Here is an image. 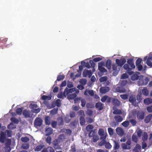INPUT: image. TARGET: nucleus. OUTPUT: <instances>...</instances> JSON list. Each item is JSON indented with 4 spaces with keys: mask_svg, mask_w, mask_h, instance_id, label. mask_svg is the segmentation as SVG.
<instances>
[{
    "mask_svg": "<svg viewBox=\"0 0 152 152\" xmlns=\"http://www.w3.org/2000/svg\"><path fill=\"white\" fill-rule=\"evenodd\" d=\"M128 64H125L124 66V69L126 71V72L129 75L133 74L134 72L132 71V69L135 68V66L132 59L130 58L128 59L127 61Z\"/></svg>",
    "mask_w": 152,
    "mask_h": 152,
    "instance_id": "obj_1",
    "label": "nucleus"
},
{
    "mask_svg": "<svg viewBox=\"0 0 152 152\" xmlns=\"http://www.w3.org/2000/svg\"><path fill=\"white\" fill-rule=\"evenodd\" d=\"M37 105L35 104L31 103L29 104V107L30 108L32 109L31 111L36 113L39 112L41 110V108L40 107H38Z\"/></svg>",
    "mask_w": 152,
    "mask_h": 152,
    "instance_id": "obj_2",
    "label": "nucleus"
},
{
    "mask_svg": "<svg viewBox=\"0 0 152 152\" xmlns=\"http://www.w3.org/2000/svg\"><path fill=\"white\" fill-rule=\"evenodd\" d=\"M88 136L89 137H93V141L94 142H96L99 140V137L95 132L93 131H91L89 133Z\"/></svg>",
    "mask_w": 152,
    "mask_h": 152,
    "instance_id": "obj_3",
    "label": "nucleus"
},
{
    "mask_svg": "<svg viewBox=\"0 0 152 152\" xmlns=\"http://www.w3.org/2000/svg\"><path fill=\"white\" fill-rule=\"evenodd\" d=\"M43 120L40 118L37 117L34 120V125L36 127L41 126L42 124Z\"/></svg>",
    "mask_w": 152,
    "mask_h": 152,
    "instance_id": "obj_4",
    "label": "nucleus"
},
{
    "mask_svg": "<svg viewBox=\"0 0 152 152\" xmlns=\"http://www.w3.org/2000/svg\"><path fill=\"white\" fill-rule=\"evenodd\" d=\"M126 62V60L125 58H121L120 59H116V63L118 66L121 67Z\"/></svg>",
    "mask_w": 152,
    "mask_h": 152,
    "instance_id": "obj_5",
    "label": "nucleus"
},
{
    "mask_svg": "<svg viewBox=\"0 0 152 152\" xmlns=\"http://www.w3.org/2000/svg\"><path fill=\"white\" fill-rule=\"evenodd\" d=\"M92 73L90 70H85L83 72V77H86L88 76L89 78H90Z\"/></svg>",
    "mask_w": 152,
    "mask_h": 152,
    "instance_id": "obj_6",
    "label": "nucleus"
},
{
    "mask_svg": "<svg viewBox=\"0 0 152 152\" xmlns=\"http://www.w3.org/2000/svg\"><path fill=\"white\" fill-rule=\"evenodd\" d=\"M117 134L121 137L124 135V132L123 129L121 127H118L115 129Z\"/></svg>",
    "mask_w": 152,
    "mask_h": 152,
    "instance_id": "obj_7",
    "label": "nucleus"
},
{
    "mask_svg": "<svg viewBox=\"0 0 152 152\" xmlns=\"http://www.w3.org/2000/svg\"><path fill=\"white\" fill-rule=\"evenodd\" d=\"M110 90L109 87L105 86L101 87L100 89V92L103 94H104L108 92Z\"/></svg>",
    "mask_w": 152,
    "mask_h": 152,
    "instance_id": "obj_8",
    "label": "nucleus"
},
{
    "mask_svg": "<svg viewBox=\"0 0 152 152\" xmlns=\"http://www.w3.org/2000/svg\"><path fill=\"white\" fill-rule=\"evenodd\" d=\"M137 115L138 119L142 120L144 118V113L142 111H138L137 113Z\"/></svg>",
    "mask_w": 152,
    "mask_h": 152,
    "instance_id": "obj_9",
    "label": "nucleus"
},
{
    "mask_svg": "<svg viewBox=\"0 0 152 152\" xmlns=\"http://www.w3.org/2000/svg\"><path fill=\"white\" fill-rule=\"evenodd\" d=\"M58 141L57 139H55L53 142V147L56 149H59L61 148L58 144Z\"/></svg>",
    "mask_w": 152,
    "mask_h": 152,
    "instance_id": "obj_10",
    "label": "nucleus"
},
{
    "mask_svg": "<svg viewBox=\"0 0 152 152\" xmlns=\"http://www.w3.org/2000/svg\"><path fill=\"white\" fill-rule=\"evenodd\" d=\"M6 139L5 134L4 132H1L0 137V142L2 143H4Z\"/></svg>",
    "mask_w": 152,
    "mask_h": 152,
    "instance_id": "obj_11",
    "label": "nucleus"
},
{
    "mask_svg": "<svg viewBox=\"0 0 152 152\" xmlns=\"http://www.w3.org/2000/svg\"><path fill=\"white\" fill-rule=\"evenodd\" d=\"M5 144L6 145L5 149L7 152H10L11 150V148L9 146L11 144V140H9Z\"/></svg>",
    "mask_w": 152,
    "mask_h": 152,
    "instance_id": "obj_12",
    "label": "nucleus"
},
{
    "mask_svg": "<svg viewBox=\"0 0 152 152\" xmlns=\"http://www.w3.org/2000/svg\"><path fill=\"white\" fill-rule=\"evenodd\" d=\"M53 129L51 127H48L45 128L46 135L48 136L51 134L53 132Z\"/></svg>",
    "mask_w": 152,
    "mask_h": 152,
    "instance_id": "obj_13",
    "label": "nucleus"
},
{
    "mask_svg": "<svg viewBox=\"0 0 152 152\" xmlns=\"http://www.w3.org/2000/svg\"><path fill=\"white\" fill-rule=\"evenodd\" d=\"M30 114L31 112L26 110H24L23 112V115L26 118L30 117Z\"/></svg>",
    "mask_w": 152,
    "mask_h": 152,
    "instance_id": "obj_14",
    "label": "nucleus"
},
{
    "mask_svg": "<svg viewBox=\"0 0 152 152\" xmlns=\"http://www.w3.org/2000/svg\"><path fill=\"white\" fill-rule=\"evenodd\" d=\"M96 108H98L99 110H101L103 108V104L100 102H97L95 105Z\"/></svg>",
    "mask_w": 152,
    "mask_h": 152,
    "instance_id": "obj_15",
    "label": "nucleus"
},
{
    "mask_svg": "<svg viewBox=\"0 0 152 152\" xmlns=\"http://www.w3.org/2000/svg\"><path fill=\"white\" fill-rule=\"evenodd\" d=\"M44 120L45 124L46 125H49L51 124L50 118L49 116H46Z\"/></svg>",
    "mask_w": 152,
    "mask_h": 152,
    "instance_id": "obj_16",
    "label": "nucleus"
},
{
    "mask_svg": "<svg viewBox=\"0 0 152 152\" xmlns=\"http://www.w3.org/2000/svg\"><path fill=\"white\" fill-rule=\"evenodd\" d=\"M152 56H149L148 58L146 61V64L150 67H152Z\"/></svg>",
    "mask_w": 152,
    "mask_h": 152,
    "instance_id": "obj_17",
    "label": "nucleus"
},
{
    "mask_svg": "<svg viewBox=\"0 0 152 152\" xmlns=\"http://www.w3.org/2000/svg\"><path fill=\"white\" fill-rule=\"evenodd\" d=\"M112 103L113 105L116 107H118L120 104V102L118 99H114L113 100Z\"/></svg>",
    "mask_w": 152,
    "mask_h": 152,
    "instance_id": "obj_18",
    "label": "nucleus"
},
{
    "mask_svg": "<svg viewBox=\"0 0 152 152\" xmlns=\"http://www.w3.org/2000/svg\"><path fill=\"white\" fill-rule=\"evenodd\" d=\"M136 101V98L135 96L131 95L130 96L129 98V101L132 104H134V103H135Z\"/></svg>",
    "mask_w": 152,
    "mask_h": 152,
    "instance_id": "obj_19",
    "label": "nucleus"
},
{
    "mask_svg": "<svg viewBox=\"0 0 152 152\" xmlns=\"http://www.w3.org/2000/svg\"><path fill=\"white\" fill-rule=\"evenodd\" d=\"M152 117V115L151 114H149L146 117L144 120L145 122L147 124L151 120Z\"/></svg>",
    "mask_w": 152,
    "mask_h": 152,
    "instance_id": "obj_20",
    "label": "nucleus"
},
{
    "mask_svg": "<svg viewBox=\"0 0 152 152\" xmlns=\"http://www.w3.org/2000/svg\"><path fill=\"white\" fill-rule=\"evenodd\" d=\"M114 118L118 122H120L123 120L122 118L119 115H115L114 116Z\"/></svg>",
    "mask_w": 152,
    "mask_h": 152,
    "instance_id": "obj_21",
    "label": "nucleus"
},
{
    "mask_svg": "<svg viewBox=\"0 0 152 152\" xmlns=\"http://www.w3.org/2000/svg\"><path fill=\"white\" fill-rule=\"evenodd\" d=\"M114 144L113 145V148L115 150H117L120 147V145L118 142L114 140Z\"/></svg>",
    "mask_w": 152,
    "mask_h": 152,
    "instance_id": "obj_22",
    "label": "nucleus"
},
{
    "mask_svg": "<svg viewBox=\"0 0 152 152\" xmlns=\"http://www.w3.org/2000/svg\"><path fill=\"white\" fill-rule=\"evenodd\" d=\"M144 103L146 104H149L152 103V99L148 98L145 99L144 100Z\"/></svg>",
    "mask_w": 152,
    "mask_h": 152,
    "instance_id": "obj_23",
    "label": "nucleus"
},
{
    "mask_svg": "<svg viewBox=\"0 0 152 152\" xmlns=\"http://www.w3.org/2000/svg\"><path fill=\"white\" fill-rule=\"evenodd\" d=\"M75 90V88H72L68 89V88H66L65 89V91L66 92V94H69L72 93Z\"/></svg>",
    "mask_w": 152,
    "mask_h": 152,
    "instance_id": "obj_24",
    "label": "nucleus"
},
{
    "mask_svg": "<svg viewBox=\"0 0 152 152\" xmlns=\"http://www.w3.org/2000/svg\"><path fill=\"white\" fill-rule=\"evenodd\" d=\"M111 61L110 59L107 60L106 62V67L109 69H110L111 68Z\"/></svg>",
    "mask_w": 152,
    "mask_h": 152,
    "instance_id": "obj_25",
    "label": "nucleus"
},
{
    "mask_svg": "<svg viewBox=\"0 0 152 152\" xmlns=\"http://www.w3.org/2000/svg\"><path fill=\"white\" fill-rule=\"evenodd\" d=\"M65 138V135L64 134H61L59 136L57 140H58L59 142H62Z\"/></svg>",
    "mask_w": 152,
    "mask_h": 152,
    "instance_id": "obj_26",
    "label": "nucleus"
},
{
    "mask_svg": "<svg viewBox=\"0 0 152 152\" xmlns=\"http://www.w3.org/2000/svg\"><path fill=\"white\" fill-rule=\"evenodd\" d=\"M44 147V145H38L34 148V151H40Z\"/></svg>",
    "mask_w": 152,
    "mask_h": 152,
    "instance_id": "obj_27",
    "label": "nucleus"
},
{
    "mask_svg": "<svg viewBox=\"0 0 152 152\" xmlns=\"http://www.w3.org/2000/svg\"><path fill=\"white\" fill-rule=\"evenodd\" d=\"M142 93L145 96H147L148 94V91L146 87H144L142 90Z\"/></svg>",
    "mask_w": 152,
    "mask_h": 152,
    "instance_id": "obj_28",
    "label": "nucleus"
},
{
    "mask_svg": "<svg viewBox=\"0 0 152 152\" xmlns=\"http://www.w3.org/2000/svg\"><path fill=\"white\" fill-rule=\"evenodd\" d=\"M115 91L116 92L120 93H124L126 91L125 89H124L122 90L121 89L120 87L118 86H117L116 88Z\"/></svg>",
    "mask_w": 152,
    "mask_h": 152,
    "instance_id": "obj_29",
    "label": "nucleus"
},
{
    "mask_svg": "<svg viewBox=\"0 0 152 152\" xmlns=\"http://www.w3.org/2000/svg\"><path fill=\"white\" fill-rule=\"evenodd\" d=\"M80 124L81 125L83 126L85 124V120L84 117L81 116L80 118Z\"/></svg>",
    "mask_w": 152,
    "mask_h": 152,
    "instance_id": "obj_30",
    "label": "nucleus"
},
{
    "mask_svg": "<svg viewBox=\"0 0 152 152\" xmlns=\"http://www.w3.org/2000/svg\"><path fill=\"white\" fill-rule=\"evenodd\" d=\"M139 76L136 74H133L131 77V79L132 80L135 81L138 79Z\"/></svg>",
    "mask_w": 152,
    "mask_h": 152,
    "instance_id": "obj_31",
    "label": "nucleus"
},
{
    "mask_svg": "<svg viewBox=\"0 0 152 152\" xmlns=\"http://www.w3.org/2000/svg\"><path fill=\"white\" fill-rule=\"evenodd\" d=\"M148 138V134L147 132H144L143 133L142 137V140L143 141H146Z\"/></svg>",
    "mask_w": 152,
    "mask_h": 152,
    "instance_id": "obj_32",
    "label": "nucleus"
},
{
    "mask_svg": "<svg viewBox=\"0 0 152 152\" xmlns=\"http://www.w3.org/2000/svg\"><path fill=\"white\" fill-rule=\"evenodd\" d=\"M121 147L123 149H130L131 148V147L130 146H128L127 145L124 143H122L121 144Z\"/></svg>",
    "mask_w": 152,
    "mask_h": 152,
    "instance_id": "obj_33",
    "label": "nucleus"
},
{
    "mask_svg": "<svg viewBox=\"0 0 152 152\" xmlns=\"http://www.w3.org/2000/svg\"><path fill=\"white\" fill-rule=\"evenodd\" d=\"M77 96L76 94L73 93L69 95L68 97L69 99H73L76 98Z\"/></svg>",
    "mask_w": 152,
    "mask_h": 152,
    "instance_id": "obj_34",
    "label": "nucleus"
},
{
    "mask_svg": "<svg viewBox=\"0 0 152 152\" xmlns=\"http://www.w3.org/2000/svg\"><path fill=\"white\" fill-rule=\"evenodd\" d=\"M113 113L115 115L121 114H122V112L121 110L117 109L113 111Z\"/></svg>",
    "mask_w": 152,
    "mask_h": 152,
    "instance_id": "obj_35",
    "label": "nucleus"
},
{
    "mask_svg": "<svg viewBox=\"0 0 152 152\" xmlns=\"http://www.w3.org/2000/svg\"><path fill=\"white\" fill-rule=\"evenodd\" d=\"M10 120L12 122L16 124H18L19 122L18 120L15 117L11 118L10 119Z\"/></svg>",
    "mask_w": 152,
    "mask_h": 152,
    "instance_id": "obj_36",
    "label": "nucleus"
},
{
    "mask_svg": "<svg viewBox=\"0 0 152 152\" xmlns=\"http://www.w3.org/2000/svg\"><path fill=\"white\" fill-rule=\"evenodd\" d=\"M23 108L22 107L19 108L16 110V112L18 115H21L23 111Z\"/></svg>",
    "mask_w": 152,
    "mask_h": 152,
    "instance_id": "obj_37",
    "label": "nucleus"
},
{
    "mask_svg": "<svg viewBox=\"0 0 152 152\" xmlns=\"http://www.w3.org/2000/svg\"><path fill=\"white\" fill-rule=\"evenodd\" d=\"M21 140L23 142H27L29 141V139L28 137H21Z\"/></svg>",
    "mask_w": 152,
    "mask_h": 152,
    "instance_id": "obj_38",
    "label": "nucleus"
},
{
    "mask_svg": "<svg viewBox=\"0 0 152 152\" xmlns=\"http://www.w3.org/2000/svg\"><path fill=\"white\" fill-rule=\"evenodd\" d=\"M108 132L110 136L113 135L114 134L113 129L110 127H109L107 129Z\"/></svg>",
    "mask_w": 152,
    "mask_h": 152,
    "instance_id": "obj_39",
    "label": "nucleus"
},
{
    "mask_svg": "<svg viewBox=\"0 0 152 152\" xmlns=\"http://www.w3.org/2000/svg\"><path fill=\"white\" fill-rule=\"evenodd\" d=\"M122 125L125 127H127L129 125V121H126L123 122Z\"/></svg>",
    "mask_w": 152,
    "mask_h": 152,
    "instance_id": "obj_40",
    "label": "nucleus"
},
{
    "mask_svg": "<svg viewBox=\"0 0 152 152\" xmlns=\"http://www.w3.org/2000/svg\"><path fill=\"white\" fill-rule=\"evenodd\" d=\"M149 79L148 77H146L142 80V84L144 85H146L148 82Z\"/></svg>",
    "mask_w": 152,
    "mask_h": 152,
    "instance_id": "obj_41",
    "label": "nucleus"
},
{
    "mask_svg": "<svg viewBox=\"0 0 152 152\" xmlns=\"http://www.w3.org/2000/svg\"><path fill=\"white\" fill-rule=\"evenodd\" d=\"M102 140L98 143V145L99 146H102L105 144L106 142L105 140L101 139Z\"/></svg>",
    "mask_w": 152,
    "mask_h": 152,
    "instance_id": "obj_42",
    "label": "nucleus"
},
{
    "mask_svg": "<svg viewBox=\"0 0 152 152\" xmlns=\"http://www.w3.org/2000/svg\"><path fill=\"white\" fill-rule=\"evenodd\" d=\"M65 77V76L64 75H58L57 77V80L59 81L63 80Z\"/></svg>",
    "mask_w": 152,
    "mask_h": 152,
    "instance_id": "obj_43",
    "label": "nucleus"
},
{
    "mask_svg": "<svg viewBox=\"0 0 152 152\" xmlns=\"http://www.w3.org/2000/svg\"><path fill=\"white\" fill-rule=\"evenodd\" d=\"M82 64H84L85 65V66L87 68H91V66L90 65V63L88 62L86 63L85 61H82L81 62Z\"/></svg>",
    "mask_w": 152,
    "mask_h": 152,
    "instance_id": "obj_44",
    "label": "nucleus"
},
{
    "mask_svg": "<svg viewBox=\"0 0 152 152\" xmlns=\"http://www.w3.org/2000/svg\"><path fill=\"white\" fill-rule=\"evenodd\" d=\"M129 122L131 124L132 126L136 125L137 124V121L135 119H131L129 120Z\"/></svg>",
    "mask_w": 152,
    "mask_h": 152,
    "instance_id": "obj_45",
    "label": "nucleus"
},
{
    "mask_svg": "<svg viewBox=\"0 0 152 152\" xmlns=\"http://www.w3.org/2000/svg\"><path fill=\"white\" fill-rule=\"evenodd\" d=\"M132 140L134 142L137 143L138 141V139L136 135H133L132 136Z\"/></svg>",
    "mask_w": 152,
    "mask_h": 152,
    "instance_id": "obj_46",
    "label": "nucleus"
},
{
    "mask_svg": "<svg viewBox=\"0 0 152 152\" xmlns=\"http://www.w3.org/2000/svg\"><path fill=\"white\" fill-rule=\"evenodd\" d=\"M107 76H104L101 77L99 79V80L101 82H103L107 80Z\"/></svg>",
    "mask_w": 152,
    "mask_h": 152,
    "instance_id": "obj_47",
    "label": "nucleus"
},
{
    "mask_svg": "<svg viewBox=\"0 0 152 152\" xmlns=\"http://www.w3.org/2000/svg\"><path fill=\"white\" fill-rule=\"evenodd\" d=\"M61 101L59 99H57L56 102V104L58 107H60L61 106Z\"/></svg>",
    "mask_w": 152,
    "mask_h": 152,
    "instance_id": "obj_48",
    "label": "nucleus"
},
{
    "mask_svg": "<svg viewBox=\"0 0 152 152\" xmlns=\"http://www.w3.org/2000/svg\"><path fill=\"white\" fill-rule=\"evenodd\" d=\"M105 133L104 130L100 128L99 129L98 131V134L99 135H102L103 134Z\"/></svg>",
    "mask_w": 152,
    "mask_h": 152,
    "instance_id": "obj_49",
    "label": "nucleus"
},
{
    "mask_svg": "<svg viewBox=\"0 0 152 152\" xmlns=\"http://www.w3.org/2000/svg\"><path fill=\"white\" fill-rule=\"evenodd\" d=\"M82 98L81 97L75 98L74 100V102L75 103H78L80 102Z\"/></svg>",
    "mask_w": 152,
    "mask_h": 152,
    "instance_id": "obj_50",
    "label": "nucleus"
},
{
    "mask_svg": "<svg viewBox=\"0 0 152 152\" xmlns=\"http://www.w3.org/2000/svg\"><path fill=\"white\" fill-rule=\"evenodd\" d=\"M105 146L106 148L110 149L112 148V146L109 142H107L105 144Z\"/></svg>",
    "mask_w": 152,
    "mask_h": 152,
    "instance_id": "obj_51",
    "label": "nucleus"
},
{
    "mask_svg": "<svg viewBox=\"0 0 152 152\" xmlns=\"http://www.w3.org/2000/svg\"><path fill=\"white\" fill-rule=\"evenodd\" d=\"M120 96L122 99L126 100L128 99V96L127 94H124L121 95Z\"/></svg>",
    "mask_w": 152,
    "mask_h": 152,
    "instance_id": "obj_52",
    "label": "nucleus"
},
{
    "mask_svg": "<svg viewBox=\"0 0 152 152\" xmlns=\"http://www.w3.org/2000/svg\"><path fill=\"white\" fill-rule=\"evenodd\" d=\"M81 106L82 107H84L85 106L86 104V101L84 99L82 98L81 100Z\"/></svg>",
    "mask_w": 152,
    "mask_h": 152,
    "instance_id": "obj_53",
    "label": "nucleus"
},
{
    "mask_svg": "<svg viewBox=\"0 0 152 152\" xmlns=\"http://www.w3.org/2000/svg\"><path fill=\"white\" fill-rule=\"evenodd\" d=\"M51 126L53 128H55L56 127L57 123L56 121H52L51 123Z\"/></svg>",
    "mask_w": 152,
    "mask_h": 152,
    "instance_id": "obj_54",
    "label": "nucleus"
},
{
    "mask_svg": "<svg viewBox=\"0 0 152 152\" xmlns=\"http://www.w3.org/2000/svg\"><path fill=\"white\" fill-rule=\"evenodd\" d=\"M22 146L23 149H27L29 148V145L28 144H23Z\"/></svg>",
    "mask_w": 152,
    "mask_h": 152,
    "instance_id": "obj_55",
    "label": "nucleus"
},
{
    "mask_svg": "<svg viewBox=\"0 0 152 152\" xmlns=\"http://www.w3.org/2000/svg\"><path fill=\"white\" fill-rule=\"evenodd\" d=\"M58 110V108H54L51 110L50 113L53 115H55L57 113Z\"/></svg>",
    "mask_w": 152,
    "mask_h": 152,
    "instance_id": "obj_56",
    "label": "nucleus"
},
{
    "mask_svg": "<svg viewBox=\"0 0 152 152\" xmlns=\"http://www.w3.org/2000/svg\"><path fill=\"white\" fill-rule=\"evenodd\" d=\"M51 140L52 139L51 137L50 136H48L47 137L46 141V142L47 143H48L50 145L51 143Z\"/></svg>",
    "mask_w": 152,
    "mask_h": 152,
    "instance_id": "obj_57",
    "label": "nucleus"
},
{
    "mask_svg": "<svg viewBox=\"0 0 152 152\" xmlns=\"http://www.w3.org/2000/svg\"><path fill=\"white\" fill-rule=\"evenodd\" d=\"M51 98V97H49L48 96L44 95H43L41 97V99L43 100H46L47 99L49 100Z\"/></svg>",
    "mask_w": 152,
    "mask_h": 152,
    "instance_id": "obj_58",
    "label": "nucleus"
},
{
    "mask_svg": "<svg viewBox=\"0 0 152 152\" xmlns=\"http://www.w3.org/2000/svg\"><path fill=\"white\" fill-rule=\"evenodd\" d=\"M142 59L141 58H138L136 60V66H137L138 65L141 64Z\"/></svg>",
    "mask_w": 152,
    "mask_h": 152,
    "instance_id": "obj_59",
    "label": "nucleus"
},
{
    "mask_svg": "<svg viewBox=\"0 0 152 152\" xmlns=\"http://www.w3.org/2000/svg\"><path fill=\"white\" fill-rule=\"evenodd\" d=\"M47 149L48 152H55L54 150L51 147H48L47 148Z\"/></svg>",
    "mask_w": 152,
    "mask_h": 152,
    "instance_id": "obj_60",
    "label": "nucleus"
},
{
    "mask_svg": "<svg viewBox=\"0 0 152 152\" xmlns=\"http://www.w3.org/2000/svg\"><path fill=\"white\" fill-rule=\"evenodd\" d=\"M108 97V96L107 95H105L104 96H102L101 99V101L103 102H104Z\"/></svg>",
    "mask_w": 152,
    "mask_h": 152,
    "instance_id": "obj_61",
    "label": "nucleus"
},
{
    "mask_svg": "<svg viewBox=\"0 0 152 152\" xmlns=\"http://www.w3.org/2000/svg\"><path fill=\"white\" fill-rule=\"evenodd\" d=\"M107 135V134L106 133L103 134L102 135H100V139L105 140Z\"/></svg>",
    "mask_w": 152,
    "mask_h": 152,
    "instance_id": "obj_62",
    "label": "nucleus"
},
{
    "mask_svg": "<svg viewBox=\"0 0 152 152\" xmlns=\"http://www.w3.org/2000/svg\"><path fill=\"white\" fill-rule=\"evenodd\" d=\"M94 128L93 126L91 124L88 125L86 127V129L87 130L88 129L92 130Z\"/></svg>",
    "mask_w": 152,
    "mask_h": 152,
    "instance_id": "obj_63",
    "label": "nucleus"
},
{
    "mask_svg": "<svg viewBox=\"0 0 152 152\" xmlns=\"http://www.w3.org/2000/svg\"><path fill=\"white\" fill-rule=\"evenodd\" d=\"M99 70L102 72H105L107 71L106 69L103 67L98 68Z\"/></svg>",
    "mask_w": 152,
    "mask_h": 152,
    "instance_id": "obj_64",
    "label": "nucleus"
}]
</instances>
